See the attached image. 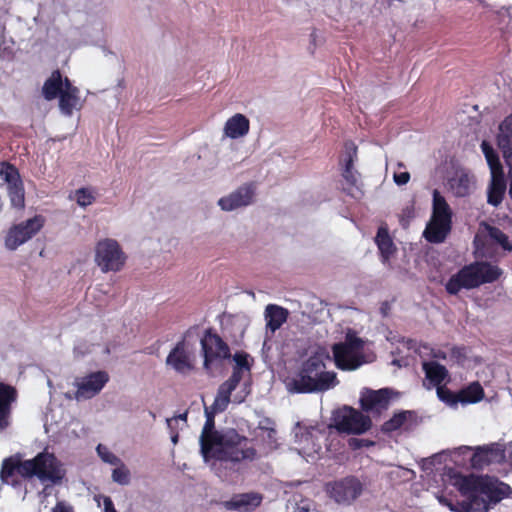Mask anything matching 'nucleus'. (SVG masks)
<instances>
[{
  "instance_id": "nucleus-1",
  "label": "nucleus",
  "mask_w": 512,
  "mask_h": 512,
  "mask_svg": "<svg viewBox=\"0 0 512 512\" xmlns=\"http://www.w3.org/2000/svg\"><path fill=\"white\" fill-rule=\"evenodd\" d=\"M206 421L200 435V452L205 462L210 460L230 461L239 463L244 460L253 461L257 451L249 446L247 437L240 435L235 429L224 433L215 429V411L211 407L205 409Z\"/></svg>"
},
{
  "instance_id": "nucleus-2",
  "label": "nucleus",
  "mask_w": 512,
  "mask_h": 512,
  "mask_svg": "<svg viewBox=\"0 0 512 512\" xmlns=\"http://www.w3.org/2000/svg\"><path fill=\"white\" fill-rule=\"evenodd\" d=\"M18 473L24 479L37 477L41 482L49 481L53 484L60 483L64 477L61 463L53 453L43 451L34 458L21 460L19 455L5 458L0 470L2 483L17 488L21 481L15 477Z\"/></svg>"
},
{
  "instance_id": "nucleus-3",
  "label": "nucleus",
  "mask_w": 512,
  "mask_h": 512,
  "mask_svg": "<svg viewBox=\"0 0 512 512\" xmlns=\"http://www.w3.org/2000/svg\"><path fill=\"white\" fill-rule=\"evenodd\" d=\"M326 365L322 354L315 353L306 359L297 373L288 383L294 393H314L329 390L338 384L335 372L325 371Z\"/></svg>"
},
{
  "instance_id": "nucleus-4",
  "label": "nucleus",
  "mask_w": 512,
  "mask_h": 512,
  "mask_svg": "<svg viewBox=\"0 0 512 512\" xmlns=\"http://www.w3.org/2000/svg\"><path fill=\"white\" fill-rule=\"evenodd\" d=\"M449 478L451 485L454 486L461 495L476 492L479 496H486V502H489L490 508L503 499L508 498L512 493L510 485L488 475H463L460 472L451 471Z\"/></svg>"
},
{
  "instance_id": "nucleus-5",
  "label": "nucleus",
  "mask_w": 512,
  "mask_h": 512,
  "mask_svg": "<svg viewBox=\"0 0 512 512\" xmlns=\"http://www.w3.org/2000/svg\"><path fill=\"white\" fill-rule=\"evenodd\" d=\"M502 275V270L487 261H474L464 265L453 274L445 284L450 295H457L461 290H471L483 284L493 283Z\"/></svg>"
},
{
  "instance_id": "nucleus-6",
  "label": "nucleus",
  "mask_w": 512,
  "mask_h": 512,
  "mask_svg": "<svg viewBox=\"0 0 512 512\" xmlns=\"http://www.w3.org/2000/svg\"><path fill=\"white\" fill-rule=\"evenodd\" d=\"M364 341L353 333H347L344 342L336 343L332 347L333 358L337 368L343 371H353L363 363L361 351Z\"/></svg>"
},
{
  "instance_id": "nucleus-7",
  "label": "nucleus",
  "mask_w": 512,
  "mask_h": 512,
  "mask_svg": "<svg viewBox=\"0 0 512 512\" xmlns=\"http://www.w3.org/2000/svg\"><path fill=\"white\" fill-rule=\"evenodd\" d=\"M357 159L358 147L353 141H346L344 143V159L341 168V177L343 179L342 191L355 199L363 195L361 175L354 167Z\"/></svg>"
},
{
  "instance_id": "nucleus-8",
  "label": "nucleus",
  "mask_w": 512,
  "mask_h": 512,
  "mask_svg": "<svg viewBox=\"0 0 512 512\" xmlns=\"http://www.w3.org/2000/svg\"><path fill=\"white\" fill-rule=\"evenodd\" d=\"M126 259V254L115 239L105 238L96 243L95 263L102 272L121 271L126 263Z\"/></svg>"
},
{
  "instance_id": "nucleus-9",
  "label": "nucleus",
  "mask_w": 512,
  "mask_h": 512,
  "mask_svg": "<svg viewBox=\"0 0 512 512\" xmlns=\"http://www.w3.org/2000/svg\"><path fill=\"white\" fill-rule=\"evenodd\" d=\"M334 427L340 433L363 434L371 428L369 416L352 408L344 407L333 415Z\"/></svg>"
},
{
  "instance_id": "nucleus-10",
  "label": "nucleus",
  "mask_w": 512,
  "mask_h": 512,
  "mask_svg": "<svg viewBox=\"0 0 512 512\" xmlns=\"http://www.w3.org/2000/svg\"><path fill=\"white\" fill-rule=\"evenodd\" d=\"M200 343L204 358L203 366L207 371L211 369L213 363L231 357L228 344L212 329L205 331Z\"/></svg>"
},
{
  "instance_id": "nucleus-11",
  "label": "nucleus",
  "mask_w": 512,
  "mask_h": 512,
  "mask_svg": "<svg viewBox=\"0 0 512 512\" xmlns=\"http://www.w3.org/2000/svg\"><path fill=\"white\" fill-rule=\"evenodd\" d=\"M362 491L363 485L355 476H347L326 484V492L330 498L343 505L351 504L362 494Z\"/></svg>"
},
{
  "instance_id": "nucleus-12",
  "label": "nucleus",
  "mask_w": 512,
  "mask_h": 512,
  "mask_svg": "<svg viewBox=\"0 0 512 512\" xmlns=\"http://www.w3.org/2000/svg\"><path fill=\"white\" fill-rule=\"evenodd\" d=\"M43 226L41 217L35 216L18 225L11 227L5 237V245L9 250H15L31 239Z\"/></svg>"
},
{
  "instance_id": "nucleus-13",
  "label": "nucleus",
  "mask_w": 512,
  "mask_h": 512,
  "mask_svg": "<svg viewBox=\"0 0 512 512\" xmlns=\"http://www.w3.org/2000/svg\"><path fill=\"white\" fill-rule=\"evenodd\" d=\"M463 501L453 502L452 499L445 495H438V502L447 507L452 512H489V502L486 499L479 496L476 492H470Z\"/></svg>"
},
{
  "instance_id": "nucleus-14",
  "label": "nucleus",
  "mask_w": 512,
  "mask_h": 512,
  "mask_svg": "<svg viewBox=\"0 0 512 512\" xmlns=\"http://www.w3.org/2000/svg\"><path fill=\"white\" fill-rule=\"evenodd\" d=\"M165 363L175 372L182 375L189 374L194 369L193 353L188 349L185 338L176 343L167 355Z\"/></svg>"
},
{
  "instance_id": "nucleus-15",
  "label": "nucleus",
  "mask_w": 512,
  "mask_h": 512,
  "mask_svg": "<svg viewBox=\"0 0 512 512\" xmlns=\"http://www.w3.org/2000/svg\"><path fill=\"white\" fill-rule=\"evenodd\" d=\"M244 371L233 367L231 376L219 386L212 404L215 412H224L227 409L231 401V394L242 380Z\"/></svg>"
},
{
  "instance_id": "nucleus-16",
  "label": "nucleus",
  "mask_w": 512,
  "mask_h": 512,
  "mask_svg": "<svg viewBox=\"0 0 512 512\" xmlns=\"http://www.w3.org/2000/svg\"><path fill=\"white\" fill-rule=\"evenodd\" d=\"M109 381L106 371H96L83 377L77 383V398L89 399L97 395Z\"/></svg>"
},
{
  "instance_id": "nucleus-17",
  "label": "nucleus",
  "mask_w": 512,
  "mask_h": 512,
  "mask_svg": "<svg viewBox=\"0 0 512 512\" xmlns=\"http://www.w3.org/2000/svg\"><path fill=\"white\" fill-rule=\"evenodd\" d=\"M255 195V187L252 183L240 186L228 196L222 197L218 205L224 211H232L237 208L248 206L252 203Z\"/></svg>"
},
{
  "instance_id": "nucleus-18",
  "label": "nucleus",
  "mask_w": 512,
  "mask_h": 512,
  "mask_svg": "<svg viewBox=\"0 0 512 512\" xmlns=\"http://www.w3.org/2000/svg\"><path fill=\"white\" fill-rule=\"evenodd\" d=\"M498 146L503 152L505 161L509 167V196L512 199V114L504 119L499 126L497 137Z\"/></svg>"
},
{
  "instance_id": "nucleus-19",
  "label": "nucleus",
  "mask_w": 512,
  "mask_h": 512,
  "mask_svg": "<svg viewBox=\"0 0 512 512\" xmlns=\"http://www.w3.org/2000/svg\"><path fill=\"white\" fill-rule=\"evenodd\" d=\"M17 398L18 392L14 386L0 382V431L9 427L12 404Z\"/></svg>"
},
{
  "instance_id": "nucleus-20",
  "label": "nucleus",
  "mask_w": 512,
  "mask_h": 512,
  "mask_svg": "<svg viewBox=\"0 0 512 512\" xmlns=\"http://www.w3.org/2000/svg\"><path fill=\"white\" fill-rule=\"evenodd\" d=\"M390 398L391 392L388 388L370 390L361 398V408L366 412L385 410L389 406Z\"/></svg>"
},
{
  "instance_id": "nucleus-21",
  "label": "nucleus",
  "mask_w": 512,
  "mask_h": 512,
  "mask_svg": "<svg viewBox=\"0 0 512 512\" xmlns=\"http://www.w3.org/2000/svg\"><path fill=\"white\" fill-rule=\"evenodd\" d=\"M504 457L503 450L496 445L478 447L471 458V464L476 469L499 462Z\"/></svg>"
},
{
  "instance_id": "nucleus-22",
  "label": "nucleus",
  "mask_w": 512,
  "mask_h": 512,
  "mask_svg": "<svg viewBox=\"0 0 512 512\" xmlns=\"http://www.w3.org/2000/svg\"><path fill=\"white\" fill-rule=\"evenodd\" d=\"M452 228L451 221L431 218L423 232V236L430 243H442L447 238Z\"/></svg>"
},
{
  "instance_id": "nucleus-23",
  "label": "nucleus",
  "mask_w": 512,
  "mask_h": 512,
  "mask_svg": "<svg viewBox=\"0 0 512 512\" xmlns=\"http://www.w3.org/2000/svg\"><path fill=\"white\" fill-rule=\"evenodd\" d=\"M79 89L72 84L68 77H65L64 90L58 95L59 108L66 116H71L79 102Z\"/></svg>"
},
{
  "instance_id": "nucleus-24",
  "label": "nucleus",
  "mask_w": 512,
  "mask_h": 512,
  "mask_svg": "<svg viewBox=\"0 0 512 512\" xmlns=\"http://www.w3.org/2000/svg\"><path fill=\"white\" fill-rule=\"evenodd\" d=\"M416 424V413L414 411H400L395 413L389 420L385 421L381 427L382 432L392 433L400 428L409 430Z\"/></svg>"
},
{
  "instance_id": "nucleus-25",
  "label": "nucleus",
  "mask_w": 512,
  "mask_h": 512,
  "mask_svg": "<svg viewBox=\"0 0 512 512\" xmlns=\"http://www.w3.org/2000/svg\"><path fill=\"white\" fill-rule=\"evenodd\" d=\"M249 129V119L245 115L237 113L226 121L224 133L231 139H237L247 135Z\"/></svg>"
},
{
  "instance_id": "nucleus-26",
  "label": "nucleus",
  "mask_w": 512,
  "mask_h": 512,
  "mask_svg": "<svg viewBox=\"0 0 512 512\" xmlns=\"http://www.w3.org/2000/svg\"><path fill=\"white\" fill-rule=\"evenodd\" d=\"M262 502V496L258 493H244L234 496L226 502L228 509L249 512L258 507Z\"/></svg>"
},
{
  "instance_id": "nucleus-27",
  "label": "nucleus",
  "mask_w": 512,
  "mask_h": 512,
  "mask_svg": "<svg viewBox=\"0 0 512 512\" xmlns=\"http://www.w3.org/2000/svg\"><path fill=\"white\" fill-rule=\"evenodd\" d=\"M289 316V311L276 304H269L265 308L266 328L274 333L286 321Z\"/></svg>"
},
{
  "instance_id": "nucleus-28",
  "label": "nucleus",
  "mask_w": 512,
  "mask_h": 512,
  "mask_svg": "<svg viewBox=\"0 0 512 512\" xmlns=\"http://www.w3.org/2000/svg\"><path fill=\"white\" fill-rule=\"evenodd\" d=\"M65 78L59 69L54 70L42 87V94L48 101L54 100L64 90Z\"/></svg>"
},
{
  "instance_id": "nucleus-29",
  "label": "nucleus",
  "mask_w": 512,
  "mask_h": 512,
  "mask_svg": "<svg viewBox=\"0 0 512 512\" xmlns=\"http://www.w3.org/2000/svg\"><path fill=\"white\" fill-rule=\"evenodd\" d=\"M506 191V181L504 173L491 175V183L488 188L487 202L492 206H498L504 197Z\"/></svg>"
},
{
  "instance_id": "nucleus-30",
  "label": "nucleus",
  "mask_w": 512,
  "mask_h": 512,
  "mask_svg": "<svg viewBox=\"0 0 512 512\" xmlns=\"http://www.w3.org/2000/svg\"><path fill=\"white\" fill-rule=\"evenodd\" d=\"M375 242L380 252L381 261L383 263H387L390 257L394 254L396 248L386 227H380L378 229Z\"/></svg>"
},
{
  "instance_id": "nucleus-31",
  "label": "nucleus",
  "mask_w": 512,
  "mask_h": 512,
  "mask_svg": "<svg viewBox=\"0 0 512 512\" xmlns=\"http://www.w3.org/2000/svg\"><path fill=\"white\" fill-rule=\"evenodd\" d=\"M422 368L426 378L436 387L442 385L449 376L446 367L436 361L424 362Z\"/></svg>"
},
{
  "instance_id": "nucleus-32",
  "label": "nucleus",
  "mask_w": 512,
  "mask_h": 512,
  "mask_svg": "<svg viewBox=\"0 0 512 512\" xmlns=\"http://www.w3.org/2000/svg\"><path fill=\"white\" fill-rule=\"evenodd\" d=\"M452 222V210L438 190L433 191L432 217Z\"/></svg>"
},
{
  "instance_id": "nucleus-33",
  "label": "nucleus",
  "mask_w": 512,
  "mask_h": 512,
  "mask_svg": "<svg viewBox=\"0 0 512 512\" xmlns=\"http://www.w3.org/2000/svg\"><path fill=\"white\" fill-rule=\"evenodd\" d=\"M484 397V390L479 382H473L458 392L460 403H477Z\"/></svg>"
},
{
  "instance_id": "nucleus-34",
  "label": "nucleus",
  "mask_w": 512,
  "mask_h": 512,
  "mask_svg": "<svg viewBox=\"0 0 512 512\" xmlns=\"http://www.w3.org/2000/svg\"><path fill=\"white\" fill-rule=\"evenodd\" d=\"M481 149L489 165L491 175L504 173L499 155L492 145L484 140L481 143Z\"/></svg>"
},
{
  "instance_id": "nucleus-35",
  "label": "nucleus",
  "mask_w": 512,
  "mask_h": 512,
  "mask_svg": "<svg viewBox=\"0 0 512 512\" xmlns=\"http://www.w3.org/2000/svg\"><path fill=\"white\" fill-rule=\"evenodd\" d=\"M7 189L12 207L23 209L25 206V191L22 180L8 185Z\"/></svg>"
},
{
  "instance_id": "nucleus-36",
  "label": "nucleus",
  "mask_w": 512,
  "mask_h": 512,
  "mask_svg": "<svg viewBox=\"0 0 512 512\" xmlns=\"http://www.w3.org/2000/svg\"><path fill=\"white\" fill-rule=\"evenodd\" d=\"M0 178L7 186L21 180L18 169L7 161L0 162Z\"/></svg>"
},
{
  "instance_id": "nucleus-37",
  "label": "nucleus",
  "mask_w": 512,
  "mask_h": 512,
  "mask_svg": "<svg viewBox=\"0 0 512 512\" xmlns=\"http://www.w3.org/2000/svg\"><path fill=\"white\" fill-rule=\"evenodd\" d=\"M454 193L458 197H465L470 191V179L467 174H461L457 178H454L450 182Z\"/></svg>"
},
{
  "instance_id": "nucleus-38",
  "label": "nucleus",
  "mask_w": 512,
  "mask_h": 512,
  "mask_svg": "<svg viewBox=\"0 0 512 512\" xmlns=\"http://www.w3.org/2000/svg\"><path fill=\"white\" fill-rule=\"evenodd\" d=\"M489 238L495 243L499 244L504 250L511 251L512 245L509 242L508 236L498 227L487 226Z\"/></svg>"
},
{
  "instance_id": "nucleus-39",
  "label": "nucleus",
  "mask_w": 512,
  "mask_h": 512,
  "mask_svg": "<svg viewBox=\"0 0 512 512\" xmlns=\"http://www.w3.org/2000/svg\"><path fill=\"white\" fill-rule=\"evenodd\" d=\"M76 202L81 207H87L95 201V197L89 188H79L75 192Z\"/></svg>"
},
{
  "instance_id": "nucleus-40",
  "label": "nucleus",
  "mask_w": 512,
  "mask_h": 512,
  "mask_svg": "<svg viewBox=\"0 0 512 512\" xmlns=\"http://www.w3.org/2000/svg\"><path fill=\"white\" fill-rule=\"evenodd\" d=\"M437 396L441 401L450 405H455L459 403L458 392L454 393L453 391H451L450 389L443 385L437 386Z\"/></svg>"
},
{
  "instance_id": "nucleus-41",
  "label": "nucleus",
  "mask_w": 512,
  "mask_h": 512,
  "mask_svg": "<svg viewBox=\"0 0 512 512\" xmlns=\"http://www.w3.org/2000/svg\"><path fill=\"white\" fill-rule=\"evenodd\" d=\"M119 464L120 466L112 472V479L120 485H127L130 481V472L122 462Z\"/></svg>"
},
{
  "instance_id": "nucleus-42",
  "label": "nucleus",
  "mask_w": 512,
  "mask_h": 512,
  "mask_svg": "<svg viewBox=\"0 0 512 512\" xmlns=\"http://www.w3.org/2000/svg\"><path fill=\"white\" fill-rule=\"evenodd\" d=\"M99 457L105 462L111 465H118L121 460L112 453L105 445L99 444L96 448Z\"/></svg>"
},
{
  "instance_id": "nucleus-43",
  "label": "nucleus",
  "mask_w": 512,
  "mask_h": 512,
  "mask_svg": "<svg viewBox=\"0 0 512 512\" xmlns=\"http://www.w3.org/2000/svg\"><path fill=\"white\" fill-rule=\"evenodd\" d=\"M249 355L245 352H237L233 356V360L235 361L236 365L234 368L243 369L247 372H250L251 365L248 361Z\"/></svg>"
},
{
  "instance_id": "nucleus-44",
  "label": "nucleus",
  "mask_w": 512,
  "mask_h": 512,
  "mask_svg": "<svg viewBox=\"0 0 512 512\" xmlns=\"http://www.w3.org/2000/svg\"><path fill=\"white\" fill-rule=\"evenodd\" d=\"M393 179H394V182L398 185V186H402V185H405L409 182L410 180V173L407 172V171H404V172H395L394 175H393Z\"/></svg>"
},
{
  "instance_id": "nucleus-45",
  "label": "nucleus",
  "mask_w": 512,
  "mask_h": 512,
  "mask_svg": "<svg viewBox=\"0 0 512 512\" xmlns=\"http://www.w3.org/2000/svg\"><path fill=\"white\" fill-rule=\"evenodd\" d=\"M276 430L275 429H268L267 430V438L270 442V449H275L277 447L276 445Z\"/></svg>"
},
{
  "instance_id": "nucleus-46",
  "label": "nucleus",
  "mask_w": 512,
  "mask_h": 512,
  "mask_svg": "<svg viewBox=\"0 0 512 512\" xmlns=\"http://www.w3.org/2000/svg\"><path fill=\"white\" fill-rule=\"evenodd\" d=\"M53 512H73V509L71 506L66 505L64 502H57L53 508Z\"/></svg>"
},
{
  "instance_id": "nucleus-47",
  "label": "nucleus",
  "mask_w": 512,
  "mask_h": 512,
  "mask_svg": "<svg viewBox=\"0 0 512 512\" xmlns=\"http://www.w3.org/2000/svg\"><path fill=\"white\" fill-rule=\"evenodd\" d=\"M104 509L105 512H117L110 497L104 498Z\"/></svg>"
},
{
  "instance_id": "nucleus-48",
  "label": "nucleus",
  "mask_w": 512,
  "mask_h": 512,
  "mask_svg": "<svg viewBox=\"0 0 512 512\" xmlns=\"http://www.w3.org/2000/svg\"><path fill=\"white\" fill-rule=\"evenodd\" d=\"M405 216L408 218H411L413 216V207H406L405 209L402 210L400 222L404 220Z\"/></svg>"
},
{
  "instance_id": "nucleus-49",
  "label": "nucleus",
  "mask_w": 512,
  "mask_h": 512,
  "mask_svg": "<svg viewBox=\"0 0 512 512\" xmlns=\"http://www.w3.org/2000/svg\"><path fill=\"white\" fill-rule=\"evenodd\" d=\"M350 445L352 447H354V448H359L360 447V440L353 438V439L350 440Z\"/></svg>"
},
{
  "instance_id": "nucleus-50",
  "label": "nucleus",
  "mask_w": 512,
  "mask_h": 512,
  "mask_svg": "<svg viewBox=\"0 0 512 512\" xmlns=\"http://www.w3.org/2000/svg\"><path fill=\"white\" fill-rule=\"evenodd\" d=\"M179 418L182 419V420H186L187 419V414L186 413L181 414V415H179Z\"/></svg>"
},
{
  "instance_id": "nucleus-51",
  "label": "nucleus",
  "mask_w": 512,
  "mask_h": 512,
  "mask_svg": "<svg viewBox=\"0 0 512 512\" xmlns=\"http://www.w3.org/2000/svg\"><path fill=\"white\" fill-rule=\"evenodd\" d=\"M315 37H316V35H315V31H314V32L311 33V38H312L313 41L315 40Z\"/></svg>"
}]
</instances>
